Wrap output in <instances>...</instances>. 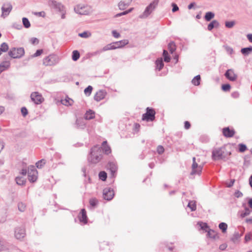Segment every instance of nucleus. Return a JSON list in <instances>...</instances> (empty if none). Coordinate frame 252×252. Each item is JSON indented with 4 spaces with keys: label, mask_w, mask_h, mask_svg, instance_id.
Returning a JSON list of instances; mask_svg holds the SVG:
<instances>
[{
    "label": "nucleus",
    "mask_w": 252,
    "mask_h": 252,
    "mask_svg": "<svg viewBox=\"0 0 252 252\" xmlns=\"http://www.w3.org/2000/svg\"><path fill=\"white\" fill-rule=\"evenodd\" d=\"M224 151L222 148H216L212 151V159L214 160H220L225 158Z\"/></svg>",
    "instance_id": "obj_9"
},
{
    "label": "nucleus",
    "mask_w": 252,
    "mask_h": 252,
    "mask_svg": "<svg viewBox=\"0 0 252 252\" xmlns=\"http://www.w3.org/2000/svg\"><path fill=\"white\" fill-rule=\"evenodd\" d=\"M78 35L82 38H88L91 35V33L87 32H84L82 33H79Z\"/></svg>",
    "instance_id": "obj_52"
},
{
    "label": "nucleus",
    "mask_w": 252,
    "mask_h": 252,
    "mask_svg": "<svg viewBox=\"0 0 252 252\" xmlns=\"http://www.w3.org/2000/svg\"><path fill=\"white\" fill-rule=\"evenodd\" d=\"M247 37L251 43H252V33H249L247 35Z\"/></svg>",
    "instance_id": "obj_64"
},
{
    "label": "nucleus",
    "mask_w": 252,
    "mask_h": 252,
    "mask_svg": "<svg viewBox=\"0 0 252 252\" xmlns=\"http://www.w3.org/2000/svg\"><path fill=\"white\" fill-rule=\"evenodd\" d=\"M168 49L171 54H173V52L176 50V47L174 41H171L168 43Z\"/></svg>",
    "instance_id": "obj_29"
},
{
    "label": "nucleus",
    "mask_w": 252,
    "mask_h": 252,
    "mask_svg": "<svg viewBox=\"0 0 252 252\" xmlns=\"http://www.w3.org/2000/svg\"><path fill=\"white\" fill-rule=\"evenodd\" d=\"M156 68L159 71L161 70L164 66V63L162 58L158 59L156 61Z\"/></svg>",
    "instance_id": "obj_27"
},
{
    "label": "nucleus",
    "mask_w": 252,
    "mask_h": 252,
    "mask_svg": "<svg viewBox=\"0 0 252 252\" xmlns=\"http://www.w3.org/2000/svg\"><path fill=\"white\" fill-rule=\"evenodd\" d=\"M18 210L21 212H24L25 210L26 206L23 202H19L18 204Z\"/></svg>",
    "instance_id": "obj_49"
},
{
    "label": "nucleus",
    "mask_w": 252,
    "mask_h": 252,
    "mask_svg": "<svg viewBox=\"0 0 252 252\" xmlns=\"http://www.w3.org/2000/svg\"><path fill=\"white\" fill-rule=\"evenodd\" d=\"M159 0H153L145 8L142 14L139 16L142 19L147 18L158 7Z\"/></svg>",
    "instance_id": "obj_2"
},
{
    "label": "nucleus",
    "mask_w": 252,
    "mask_h": 252,
    "mask_svg": "<svg viewBox=\"0 0 252 252\" xmlns=\"http://www.w3.org/2000/svg\"><path fill=\"white\" fill-rule=\"evenodd\" d=\"M101 148L103 154L104 153L106 155H108L111 153V149L107 145L106 141H103L102 143V147H100Z\"/></svg>",
    "instance_id": "obj_20"
},
{
    "label": "nucleus",
    "mask_w": 252,
    "mask_h": 252,
    "mask_svg": "<svg viewBox=\"0 0 252 252\" xmlns=\"http://www.w3.org/2000/svg\"><path fill=\"white\" fill-rule=\"evenodd\" d=\"M250 210L249 209H246L244 213L241 214V216L242 218H244L250 214Z\"/></svg>",
    "instance_id": "obj_59"
},
{
    "label": "nucleus",
    "mask_w": 252,
    "mask_h": 252,
    "mask_svg": "<svg viewBox=\"0 0 252 252\" xmlns=\"http://www.w3.org/2000/svg\"><path fill=\"white\" fill-rule=\"evenodd\" d=\"M30 42L32 44H38L39 42L38 39L36 37H32L30 39Z\"/></svg>",
    "instance_id": "obj_57"
},
{
    "label": "nucleus",
    "mask_w": 252,
    "mask_h": 252,
    "mask_svg": "<svg viewBox=\"0 0 252 252\" xmlns=\"http://www.w3.org/2000/svg\"><path fill=\"white\" fill-rule=\"evenodd\" d=\"M219 228L223 233L226 232L227 228V224L225 222H221L219 225Z\"/></svg>",
    "instance_id": "obj_41"
},
{
    "label": "nucleus",
    "mask_w": 252,
    "mask_h": 252,
    "mask_svg": "<svg viewBox=\"0 0 252 252\" xmlns=\"http://www.w3.org/2000/svg\"><path fill=\"white\" fill-rule=\"evenodd\" d=\"M61 101L62 104L64 105H71V102H73V100L69 98H68L67 99L62 100Z\"/></svg>",
    "instance_id": "obj_47"
},
{
    "label": "nucleus",
    "mask_w": 252,
    "mask_h": 252,
    "mask_svg": "<svg viewBox=\"0 0 252 252\" xmlns=\"http://www.w3.org/2000/svg\"><path fill=\"white\" fill-rule=\"evenodd\" d=\"M239 152L240 153H244L247 149V146L243 143H240L238 145Z\"/></svg>",
    "instance_id": "obj_44"
},
{
    "label": "nucleus",
    "mask_w": 252,
    "mask_h": 252,
    "mask_svg": "<svg viewBox=\"0 0 252 252\" xmlns=\"http://www.w3.org/2000/svg\"><path fill=\"white\" fill-rule=\"evenodd\" d=\"M61 59L56 54H51L44 58L43 60V63L46 66H53L58 64Z\"/></svg>",
    "instance_id": "obj_3"
},
{
    "label": "nucleus",
    "mask_w": 252,
    "mask_h": 252,
    "mask_svg": "<svg viewBox=\"0 0 252 252\" xmlns=\"http://www.w3.org/2000/svg\"><path fill=\"white\" fill-rule=\"evenodd\" d=\"M162 55L164 57V61L165 62L169 63L170 61L171 58L168 55V52L166 50H163Z\"/></svg>",
    "instance_id": "obj_35"
},
{
    "label": "nucleus",
    "mask_w": 252,
    "mask_h": 252,
    "mask_svg": "<svg viewBox=\"0 0 252 252\" xmlns=\"http://www.w3.org/2000/svg\"><path fill=\"white\" fill-rule=\"evenodd\" d=\"M10 65V62L9 61H4L2 62L0 64V74L5 71V70L7 69Z\"/></svg>",
    "instance_id": "obj_23"
},
{
    "label": "nucleus",
    "mask_w": 252,
    "mask_h": 252,
    "mask_svg": "<svg viewBox=\"0 0 252 252\" xmlns=\"http://www.w3.org/2000/svg\"><path fill=\"white\" fill-rule=\"evenodd\" d=\"M224 76L228 80L231 81H236L238 77L232 69H227L224 73Z\"/></svg>",
    "instance_id": "obj_16"
},
{
    "label": "nucleus",
    "mask_w": 252,
    "mask_h": 252,
    "mask_svg": "<svg viewBox=\"0 0 252 252\" xmlns=\"http://www.w3.org/2000/svg\"><path fill=\"white\" fill-rule=\"evenodd\" d=\"M22 22L23 26L25 28H29L31 27V24L27 18L24 17L22 18Z\"/></svg>",
    "instance_id": "obj_39"
},
{
    "label": "nucleus",
    "mask_w": 252,
    "mask_h": 252,
    "mask_svg": "<svg viewBox=\"0 0 252 252\" xmlns=\"http://www.w3.org/2000/svg\"><path fill=\"white\" fill-rule=\"evenodd\" d=\"M45 163H46L45 160L44 159H42L38 161L36 163V166L37 168H41L43 166V165L45 164Z\"/></svg>",
    "instance_id": "obj_45"
},
{
    "label": "nucleus",
    "mask_w": 252,
    "mask_h": 252,
    "mask_svg": "<svg viewBox=\"0 0 252 252\" xmlns=\"http://www.w3.org/2000/svg\"><path fill=\"white\" fill-rule=\"evenodd\" d=\"M201 77L200 75L195 76L192 80V83L195 86H198L200 83Z\"/></svg>",
    "instance_id": "obj_31"
},
{
    "label": "nucleus",
    "mask_w": 252,
    "mask_h": 252,
    "mask_svg": "<svg viewBox=\"0 0 252 252\" xmlns=\"http://www.w3.org/2000/svg\"><path fill=\"white\" fill-rule=\"evenodd\" d=\"M191 172H190V175H200L201 173L203 166L202 165H198L197 163L196 162V159L195 157L192 158V164L191 165Z\"/></svg>",
    "instance_id": "obj_7"
},
{
    "label": "nucleus",
    "mask_w": 252,
    "mask_h": 252,
    "mask_svg": "<svg viewBox=\"0 0 252 252\" xmlns=\"http://www.w3.org/2000/svg\"><path fill=\"white\" fill-rule=\"evenodd\" d=\"M106 92L104 90H99L97 92L94 96V99L96 101H99L104 98Z\"/></svg>",
    "instance_id": "obj_18"
},
{
    "label": "nucleus",
    "mask_w": 252,
    "mask_h": 252,
    "mask_svg": "<svg viewBox=\"0 0 252 252\" xmlns=\"http://www.w3.org/2000/svg\"><path fill=\"white\" fill-rule=\"evenodd\" d=\"M188 207L190 208L191 211H194L196 209L195 202L194 201H189L188 203Z\"/></svg>",
    "instance_id": "obj_36"
},
{
    "label": "nucleus",
    "mask_w": 252,
    "mask_h": 252,
    "mask_svg": "<svg viewBox=\"0 0 252 252\" xmlns=\"http://www.w3.org/2000/svg\"><path fill=\"white\" fill-rule=\"evenodd\" d=\"M74 11L80 15H88L91 13V8L86 5L78 4L74 8Z\"/></svg>",
    "instance_id": "obj_5"
},
{
    "label": "nucleus",
    "mask_w": 252,
    "mask_h": 252,
    "mask_svg": "<svg viewBox=\"0 0 252 252\" xmlns=\"http://www.w3.org/2000/svg\"><path fill=\"white\" fill-rule=\"evenodd\" d=\"M80 53L77 50H74L72 54V59L74 61H77L80 58Z\"/></svg>",
    "instance_id": "obj_32"
},
{
    "label": "nucleus",
    "mask_w": 252,
    "mask_h": 252,
    "mask_svg": "<svg viewBox=\"0 0 252 252\" xmlns=\"http://www.w3.org/2000/svg\"><path fill=\"white\" fill-rule=\"evenodd\" d=\"M241 236V235L239 234L238 232H235L233 237L231 238V240L235 242L236 240L239 239Z\"/></svg>",
    "instance_id": "obj_48"
},
{
    "label": "nucleus",
    "mask_w": 252,
    "mask_h": 252,
    "mask_svg": "<svg viewBox=\"0 0 252 252\" xmlns=\"http://www.w3.org/2000/svg\"><path fill=\"white\" fill-rule=\"evenodd\" d=\"M107 169L109 170L111 173V176L112 178H115L118 170L116 163L115 161H109L107 164Z\"/></svg>",
    "instance_id": "obj_13"
},
{
    "label": "nucleus",
    "mask_w": 252,
    "mask_h": 252,
    "mask_svg": "<svg viewBox=\"0 0 252 252\" xmlns=\"http://www.w3.org/2000/svg\"><path fill=\"white\" fill-rule=\"evenodd\" d=\"M26 235V231L24 227H17L15 229V237L16 239L21 240Z\"/></svg>",
    "instance_id": "obj_15"
},
{
    "label": "nucleus",
    "mask_w": 252,
    "mask_h": 252,
    "mask_svg": "<svg viewBox=\"0 0 252 252\" xmlns=\"http://www.w3.org/2000/svg\"><path fill=\"white\" fill-rule=\"evenodd\" d=\"M112 33L113 36L115 38H118L120 37L121 36L120 34L115 30L113 31L112 32Z\"/></svg>",
    "instance_id": "obj_60"
},
{
    "label": "nucleus",
    "mask_w": 252,
    "mask_h": 252,
    "mask_svg": "<svg viewBox=\"0 0 252 252\" xmlns=\"http://www.w3.org/2000/svg\"><path fill=\"white\" fill-rule=\"evenodd\" d=\"M114 195V191L111 188H106L103 190V197L105 200L107 201L111 200L113 198Z\"/></svg>",
    "instance_id": "obj_10"
},
{
    "label": "nucleus",
    "mask_w": 252,
    "mask_h": 252,
    "mask_svg": "<svg viewBox=\"0 0 252 252\" xmlns=\"http://www.w3.org/2000/svg\"><path fill=\"white\" fill-rule=\"evenodd\" d=\"M172 11L173 12H175L177 11L178 10H179V7L176 4L173 3L172 4Z\"/></svg>",
    "instance_id": "obj_58"
},
{
    "label": "nucleus",
    "mask_w": 252,
    "mask_h": 252,
    "mask_svg": "<svg viewBox=\"0 0 252 252\" xmlns=\"http://www.w3.org/2000/svg\"><path fill=\"white\" fill-rule=\"evenodd\" d=\"M31 98L32 101L35 104H39L42 102L43 98L38 92H33L31 94Z\"/></svg>",
    "instance_id": "obj_14"
},
{
    "label": "nucleus",
    "mask_w": 252,
    "mask_h": 252,
    "mask_svg": "<svg viewBox=\"0 0 252 252\" xmlns=\"http://www.w3.org/2000/svg\"><path fill=\"white\" fill-rule=\"evenodd\" d=\"M34 14L36 16L42 17H44L46 15L45 12L44 11L34 12Z\"/></svg>",
    "instance_id": "obj_55"
},
{
    "label": "nucleus",
    "mask_w": 252,
    "mask_h": 252,
    "mask_svg": "<svg viewBox=\"0 0 252 252\" xmlns=\"http://www.w3.org/2000/svg\"><path fill=\"white\" fill-rule=\"evenodd\" d=\"M128 44V40L127 39H123L119 41L114 42V47H116V49L122 48Z\"/></svg>",
    "instance_id": "obj_21"
},
{
    "label": "nucleus",
    "mask_w": 252,
    "mask_h": 252,
    "mask_svg": "<svg viewBox=\"0 0 252 252\" xmlns=\"http://www.w3.org/2000/svg\"><path fill=\"white\" fill-rule=\"evenodd\" d=\"M93 87L91 86H88L84 90V94L87 96H89L91 95L92 92L93 91Z\"/></svg>",
    "instance_id": "obj_40"
},
{
    "label": "nucleus",
    "mask_w": 252,
    "mask_h": 252,
    "mask_svg": "<svg viewBox=\"0 0 252 252\" xmlns=\"http://www.w3.org/2000/svg\"><path fill=\"white\" fill-rule=\"evenodd\" d=\"M220 26L219 22L216 20H213L208 25L207 29L211 31L214 28H218Z\"/></svg>",
    "instance_id": "obj_24"
},
{
    "label": "nucleus",
    "mask_w": 252,
    "mask_h": 252,
    "mask_svg": "<svg viewBox=\"0 0 252 252\" xmlns=\"http://www.w3.org/2000/svg\"><path fill=\"white\" fill-rule=\"evenodd\" d=\"M103 157V152L101 148L98 145L91 148L88 159L89 162L93 164L98 163Z\"/></svg>",
    "instance_id": "obj_1"
},
{
    "label": "nucleus",
    "mask_w": 252,
    "mask_h": 252,
    "mask_svg": "<svg viewBox=\"0 0 252 252\" xmlns=\"http://www.w3.org/2000/svg\"><path fill=\"white\" fill-rule=\"evenodd\" d=\"M43 52V50L42 49H38L36 50L35 53L32 56V58L40 56Z\"/></svg>",
    "instance_id": "obj_54"
},
{
    "label": "nucleus",
    "mask_w": 252,
    "mask_h": 252,
    "mask_svg": "<svg viewBox=\"0 0 252 252\" xmlns=\"http://www.w3.org/2000/svg\"><path fill=\"white\" fill-rule=\"evenodd\" d=\"M12 9V6L10 3H4L1 7L2 14L1 17L5 18Z\"/></svg>",
    "instance_id": "obj_12"
},
{
    "label": "nucleus",
    "mask_w": 252,
    "mask_h": 252,
    "mask_svg": "<svg viewBox=\"0 0 252 252\" xmlns=\"http://www.w3.org/2000/svg\"><path fill=\"white\" fill-rule=\"evenodd\" d=\"M89 203L91 206L95 208L97 205L98 201L96 198H92L90 199Z\"/></svg>",
    "instance_id": "obj_38"
},
{
    "label": "nucleus",
    "mask_w": 252,
    "mask_h": 252,
    "mask_svg": "<svg viewBox=\"0 0 252 252\" xmlns=\"http://www.w3.org/2000/svg\"><path fill=\"white\" fill-rule=\"evenodd\" d=\"M207 235L210 238L215 239L216 238V233L213 230L209 229L207 231Z\"/></svg>",
    "instance_id": "obj_46"
},
{
    "label": "nucleus",
    "mask_w": 252,
    "mask_h": 252,
    "mask_svg": "<svg viewBox=\"0 0 252 252\" xmlns=\"http://www.w3.org/2000/svg\"><path fill=\"white\" fill-rule=\"evenodd\" d=\"M239 95V93L238 92H234L231 94V96L234 98H238Z\"/></svg>",
    "instance_id": "obj_61"
},
{
    "label": "nucleus",
    "mask_w": 252,
    "mask_h": 252,
    "mask_svg": "<svg viewBox=\"0 0 252 252\" xmlns=\"http://www.w3.org/2000/svg\"><path fill=\"white\" fill-rule=\"evenodd\" d=\"M15 181L19 185H23L26 183V180L23 177H17L15 178Z\"/></svg>",
    "instance_id": "obj_33"
},
{
    "label": "nucleus",
    "mask_w": 252,
    "mask_h": 252,
    "mask_svg": "<svg viewBox=\"0 0 252 252\" xmlns=\"http://www.w3.org/2000/svg\"><path fill=\"white\" fill-rule=\"evenodd\" d=\"M98 176L99 179L103 181H105L107 177V173L105 171H100L99 173Z\"/></svg>",
    "instance_id": "obj_42"
},
{
    "label": "nucleus",
    "mask_w": 252,
    "mask_h": 252,
    "mask_svg": "<svg viewBox=\"0 0 252 252\" xmlns=\"http://www.w3.org/2000/svg\"><path fill=\"white\" fill-rule=\"evenodd\" d=\"M21 113L24 117H25L28 113L27 109L25 107H23L21 108Z\"/></svg>",
    "instance_id": "obj_56"
},
{
    "label": "nucleus",
    "mask_w": 252,
    "mask_h": 252,
    "mask_svg": "<svg viewBox=\"0 0 252 252\" xmlns=\"http://www.w3.org/2000/svg\"><path fill=\"white\" fill-rule=\"evenodd\" d=\"M94 118V112L91 110H89L87 111L86 113L85 114L84 118L86 120H91Z\"/></svg>",
    "instance_id": "obj_26"
},
{
    "label": "nucleus",
    "mask_w": 252,
    "mask_h": 252,
    "mask_svg": "<svg viewBox=\"0 0 252 252\" xmlns=\"http://www.w3.org/2000/svg\"><path fill=\"white\" fill-rule=\"evenodd\" d=\"M235 196L237 198H239L243 196V193L241 191L237 190L235 192Z\"/></svg>",
    "instance_id": "obj_62"
},
{
    "label": "nucleus",
    "mask_w": 252,
    "mask_h": 252,
    "mask_svg": "<svg viewBox=\"0 0 252 252\" xmlns=\"http://www.w3.org/2000/svg\"><path fill=\"white\" fill-rule=\"evenodd\" d=\"M114 49H116V47H114V42H113L112 43L107 44V45L103 47L102 48V51L104 52V51H108V50H114Z\"/></svg>",
    "instance_id": "obj_34"
},
{
    "label": "nucleus",
    "mask_w": 252,
    "mask_h": 252,
    "mask_svg": "<svg viewBox=\"0 0 252 252\" xmlns=\"http://www.w3.org/2000/svg\"><path fill=\"white\" fill-rule=\"evenodd\" d=\"M78 219L83 224H87L88 222V217L87 216V213L85 209H82L81 211L78 215Z\"/></svg>",
    "instance_id": "obj_17"
},
{
    "label": "nucleus",
    "mask_w": 252,
    "mask_h": 252,
    "mask_svg": "<svg viewBox=\"0 0 252 252\" xmlns=\"http://www.w3.org/2000/svg\"><path fill=\"white\" fill-rule=\"evenodd\" d=\"M235 133L234 129H230L229 127H225L222 129L223 135L226 137H232Z\"/></svg>",
    "instance_id": "obj_19"
},
{
    "label": "nucleus",
    "mask_w": 252,
    "mask_h": 252,
    "mask_svg": "<svg viewBox=\"0 0 252 252\" xmlns=\"http://www.w3.org/2000/svg\"><path fill=\"white\" fill-rule=\"evenodd\" d=\"M230 88H231V86L229 84H223L221 86V89L224 92L229 91L230 90Z\"/></svg>",
    "instance_id": "obj_51"
},
{
    "label": "nucleus",
    "mask_w": 252,
    "mask_h": 252,
    "mask_svg": "<svg viewBox=\"0 0 252 252\" xmlns=\"http://www.w3.org/2000/svg\"><path fill=\"white\" fill-rule=\"evenodd\" d=\"M215 17V14L213 12H207L204 16V19L206 21H210Z\"/></svg>",
    "instance_id": "obj_28"
},
{
    "label": "nucleus",
    "mask_w": 252,
    "mask_h": 252,
    "mask_svg": "<svg viewBox=\"0 0 252 252\" xmlns=\"http://www.w3.org/2000/svg\"><path fill=\"white\" fill-rule=\"evenodd\" d=\"M129 5V3H126L123 1H120L118 3V7L120 10H124Z\"/></svg>",
    "instance_id": "obj_30"
},
{
    "label": "nucleus",
    "mask_w": 252,
    "mask_h": 252,
    "mask_svg": "<svg viewBox=\"0 0 252 252\" xmlns=\"http://www.w3.org/2000/svg\"><path fill=\"white\" fill-rule=\"evenodd\" d=\"M0 49L3 52H6L8 50L9 47L6 43L3 42L0 45Z\"/></svg>",
    "instance_id": "obj_43"
},
{
    "label": "nucleus",
    "mask_w": 252,
    "mask_h": 252,
    "mask_svg": "<svg viewBox=\"0 0 252 252\" xmlns=\"http://www.w3.org/2000/svg\"><path fill=\"white\" fill-rule=\"evenodd\" d=\"M184 127L186 129H189L190 127V124L189 122L188 121H185L184 123Z\"/></svg>",
    "instance_id": "obj_63"
},
{
    "label": "nucleus",
    "mask_w": 252,
    "mask_h": 252,
    "mask_svg": "<svg viewBox=\"0 0 252 252\" xmlns=\"http://www.w3.org/2000/svg\"><path fill=\"white\" fill-rule=\"evenodd\" d=\"M252 52V46H250L248 47L243 48L241 49V53L244 56H248Z\"/></svg>",
    "instance_id": "obj_25"
},
{
    "label": "nucleus",
    "mask_w": 252,
    "mask_h": 252,
    "mask_svg": "<svg viewBox=\"0 0 252 252\" xmlns=\"http://www.w3.org/2000/svg\"><path fill=\"white\" fill-rule=\"evenodd\" d=\"M28 176L29 180L32 183L35 182L37 178V171L34 166H30L28 168Z\"/></svg>",
    "instance_id": "obj_8"
},
{
    "label": "nucleus",
    "mask_w": 252,
    "mask_h": 252,
    "mask_svg": "<svg viewBox=\"0 0 252 252\" xmlns=\"http://www.w3.org/2000/svg\"><path fill=\"white\" fill-rule=\"evenodd\" d=\"M235 21H226L225 22V26L227 28H232L235 25Z\"/></svg>",
    "instance_id": "obj_50"
},
{
    "label": "nucleus",
    "mask_w": 252,
    "mask_h": 252,
    "mask_svg": "<svg viewBox=\"0 0 252 252\" xmlns=\"http://www.w3.org/2000/svg\"><path fill=\"white\" fill-rule=\"evenodd\" d=\"M156 112L155 110L150 107L146 108V112L142 115V119L147 122H152L155 119Z\"/></svg>",
    "instance_id": "obj_6"
},
{
    "label": "nucleus",
    "mask_w": 252,
    "mask_h": 252,
    "mask_svg": "<svg viewBox=\"0 0 252 252\" xmlns=\"http://www.w3.org/2000/svg\"><path fill=\"white\" fill-rule=\"evenodd\" d=\"M157 150V152L159 155H161L164 152V149L163 147L161 145L158 146Z\"/></svg>",
    "instance_id": "obj_53"
},
{
    "label": "nucleus",
    "mask_w": 252,
    "mask_h": 252,
    "mask_svg": "<svg viewBox=\"0 0 252 252\" xmlns=\"http://www.w3.org/2000/svg\"><path fill=\"white\" fill-rule=\"evenodd\" d=\"M25 54L24 49L22 47L13 48L9 52L8 55L13 59H19Z\"/></svg>",
    "instance_id": "obj_4"
},
{
    "label": "nucleus",
    "mask_w": 252,
    "mask_h": 252,
    "mask_svg": "<svg viewBox=\"0 0 252 252\" xmlns=\"http://www.w3.org/2000/svg\"><path fill=\"white\" fill-rule=\"evenodd\" d=\"M48 3L50 7L54 8L60 12L63 11L65 9L63 4L55 0H49Z\"/></svg>",
    "instance_id": "obj_11"
},
{
    "label": "nucleus",
    "mask_w": 252,
    "mask_h": 252,
    "mask_svg": "<svg viewBox=\"0 0 252 252\" xmlns=\"http://www.w3.org/2000/svg\"><path fill=\"white\" fill-rule=\"evenodd\" d=\"M85 123L82 118H77L75 122V127L78 128H84L85 126Z\"/></svg>",
    "instance_id": "obj_22"
},
{
    "label": "nucleus",
    "mask_w": 252,
    "mask_h": 252,
    "mask_svg": "<svg viewBox=\"0 0 252 252\" xmlns=\"http://www.w3.org/2000/svg\"><path fill=\"white\" fill-rule=\"evenodd\" d=\"M197 224L199 225L201 229L205 230L206 232L209 229L207 224L205 222H198Z\"/></svg>",
    "instance_id": "obj_37"
}]
</instances>
